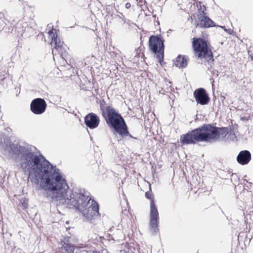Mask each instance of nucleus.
I'll use <instances>...</instances> for the list:
<instances>
[{"label": "nucleus", "instance_id": "obj_12", "mask_svg": "<svg viewBox=\"0 0 253 253\" xmlns=\"http://www.w3.org/2000/svg\"><path fill=\"white\" fill-rule=\"evenodd\" d=\"M251 160V154L248 150L241 151L237 157V161L240 164H248Z\"/></svg>", "mask_w": 253, "mask_h": 253}, {"label": "nucleus", "instance_id": "obj_15", "mask_svg": "<svg viewBox=\"0 0 253 253\" xmlns=\"http://www.w3.org/2000/svg\"><path fill=\"white\" fill-rule=\"evenodd\" d=\"M198 18H199V16L206 15L207 13L205 12L206 10V7L203 4H202L201 3H200L199 6L198 7Z\"/></svg>", "mask_w": 253, "mask_h": 253}, {"label": "nucleus", "instance_id": "obj_21", "mask_svg": "<svg viewBox=\"0 0 253 253\" xmlns=\"http://www.w3.org/2000/svg\"><path fill=\"white\" fill-rule=\"evenodd\" d=\"M86 253H95L96 251H85Z\"/></svg>", "mask_w": 253, "mask_h": 253}, {"label": "nucleus", "instance_id": "obj_14", "mask_svg": "<svg viewBox=\"0 0 253 253\" xmlns=\"http://www.w3.org/2000/svg\"><path fill=\"white\" fill-rule=\"evenodd\" d=\"M188 59L187 56L179 54L176 58L174 64L175 66L179 68H185L187 66Z\"/></svg>", "mask_w": 253, "mask_h": 253}, {"label": "nucleus", "instance_id": "obj_7", "mask_svg": "<svg viewBox=\"0 0 253 253\" xmlns=\"http://www.w3.org/2000/svg\"><path fill=\"white\" fill-rule=\"evenodd\" d=\"M47 104L44 99L37 98L31 102L30 110L36 115H41L46 110Z\"/></svg>", "mask_w": 253, "mask_h": 253}, {"label": "nucleus", "instance_id": "obj_2", "mask_svg": "<svg viewBox=\"0 0 253 253\" xmlns=\"http://www.w3.org/2000/svg\"><path fill=\"white\" fill-rule=\"evenodd\" d=\"M228 133L227 127H217L210 124H204L181 135L180 141L183 145L195 144L202 142L213 143L217 141L220 136L224 137Z\"/></svg>", "mask_w": 253, "mask_h": 253}, {"label": "nucleus", "instance_id": "obj_23", "mask_svg": "<svg viewBox=\"0 0 253 253\" xmlns=\"http://www.w3.org/2000/svg\"><path fill=\"white\" fill-rule=\"evenodd\" d=\"M95 253H101L100 252H97V251H96Z\"/></svg>", "mask_w": 253, "mask_h": 253}, {"label": "nucleus", "instance_id": "obj_11", "mask_svg": "<svg viewBox=\"0 0 253 253\" xmlns=\"http://www.w3.org/2000/svg\"><path fill=\"white\" fill-rule=\"evenodd\" d=\"M198 19L199 22L197 26L200 28H205L215 26L214 22L207 16V14L200 16Z\"/></svg>", "mask_w": 253, "mask_h": 253}, {"label": "nucleus", "instance_id": "obj_4", "mask_svg": "<svg viewBox=\"0 0 253 253\" xmlns=\"http://www.w3.org/2000/svg\"><path fill=\"white\" fill-rule=\"evenodd\" d=\"M192 47L198 59L202 61L204 59L208 63L210 67L213 64L214 59L213 54L210 48L211 45L207 41L202 38H194L192 42Z\"/></svg>", "mask_w": 253, "mask_h": 253}, {"label": "nucleus", "instance_id": "obj_22", "mask_svg": "<svg viewBox=\"0 0 253 253\" xmlns=\"http://www.w3.org/2000/svg\"><path fill=\"white\" fill-rule=\"evenodd\" d=\"M250 58H251V60L252 61H253V54H250Z\"/></svg>", "mask_w": 253, "mask_h": 253}, {"label": "nucleus", "instance_id": "obj_3", "mask_svg": "<svg viewBox=\"0 0 253 253\" xmlns=\"http://www.w3.org/2000/svg\"><path fill=\"white\" fill-rule=\"evenodd\" d=\"M99 107L101 115L107 125L114 129V134L117 133L121 136L128 134L126 123L118 111L111 106L108 105L104 99L100 100Z\"/></svg>", "mask_w": 253, "mask_h": 253}, {"label": "nucleus", "instance_id": "obj_20", "mask_svg": "<svg viewBox=\"0 0 253 253\" xmlns=\"http://www.w3.org/2000/svg\"><path fill=\"white\" fill-rule=\"evenodd\" d=\"M125 7L126 8L128 9L131 7V4L129 2H127L125 4Z\"/></svg>", "mask_w": 253, "mask_h": 253}, {"label": "nucleus", "instance_id": "obj_5", "mask_svg": "<svg viewBox=\"0 0 253 253\" xmlns=\"http://www.w3.org/2000/svg\"><path fill=\"white\" fill-rule=\"evenodd\" d=\"M165 40L161 35H152L149 39L150 50L157 55L159 63L162 65L164 58Z\"/></svg>", "mask_w": 253, "mask_h": 253}, {"label": "nucleus", "instance_id": "obj_10", "mask_svg": "<svg viewBox=\"0 0 253 253\" xmlns=\"http://www.w3.org/2000/svg\"><path fill=\"white\" fill-rule=\"evenodd\" d=\"M99 122V117L93 113H88L84 117V124L90 129H94L97 127Z\"/></svg>", "mask_w": 253, "mask_h": 253}, {"label": "nucleus", "instance_id": "obj_19", "mask_svg": "<svg viewBox=\"0 0 253 253\" xmlns=\"http://www.w3.org/2000/svg\"><path fill=\"white\" fill-rule=\"evenodd\" d=\"M222 28L224 29V31H227L229 34H232L233 31L230 29H226L225 27L220 26Z\"/></svg>", "mask_w": 253, "mask_h": 253}, {"label": "nucleus", "instance_id": "obj_9", "mask_svg": "<svg viewBox=\"0 0 253 253\" xmlns=\"http://www.w3.org/2000/svg\"><path fill=\"white\" fill-rule=\"evenodd\" d=\"M194 96L197 103L202 105L208 104L210 100L208 94L203 88L196 89L194 92Z\"/></svg>", "mask_w": 253, "mask_h": 253}, {"label": "nucleus", "instance_id": "obj_1", "mask_svg": "<svg viewBox=\"0 0 253 253\" xmlns=\"http://www.w3.org/2000/svg\"><path fill=\"white\" fill-rule=\"evenodd\" d=\"M36 147L28 143H13L10 140L2 142L0 139V152L19 162L22 170L28 174L32 183L39 184L44 190L43 196L56 206H68L76 208L87 220L91 221L99 216V205L84 190L70 189L60 170L52 165L42 155L36 154Z\"/></svg>", "mask_w": 253, "mask_h": 253}, {"label": "nucleus", "instance_id": "obj_18", "mask_svg": "<svg viewBox=\"0 0 253 253\" xmlns=\"http://www.w3.org/2000/svg\"><path fill=\"white\" fill-rule=\"evenodd\" d=\"M6 25L4 19L0 17V31H2Z\"/></svg>", "mask_w": 253, "mask_h": 253}, {"label": "nucleus", "instance_id": "obj_8", "mask_svg": "<svg viewBox=\"0 0 253 253\" xmlns=\"http://www.w3.org/2000/svg\"><path fill=\"white\" fill-rule=\"evenodd\" d=\"M48 34L50 35H51L53 34L51 40V44L53 43L54 44V46L52 49V54L53 55L60 54V56L63 58L64 56H65L66 52L63 47V42L61 41L57 35H55V34H53V30L49 31L48 32Z\"/></svg>", "mask_w": 253, "mask_h": 253}, {"label": "nucleus", "instance_id": "obj_17", "mask_svg": "<svg viewBox=\"0 0 253 253\" xmlns=\"http://www.w3.org/2000/svg\"><path fill=\"white\" fill-rule=\"evenodd\" d=\"M20 204H21L23 209H26L28 206V201L26 199H21Z\"/></svg>", "mask_w": 253, "mask_h": 253}, {"label": "nucleus", "instance_id": "obj_6", "mask_svg": "<svg viewBox=\"0 0 253 253\" xmlns=\"http://www.w3.org/2000/svg\"><path fill=\"white\" fill-rule=\"evenodd\" d=\"M145 197L151 199L150 202V222L149 227L151 232L152 234L159 232V212L155 204L154 199H151V192H146L145 193Z\"/></svg>", "mask_w": 253, "mask_h": 253}, {"label": "nucleus", "instance_id": "obj_13", "mask_svg": "<svg viewBox=\"0 0 253 253\" xmlns=\"http://www.w3.org/2000/svg\"><path fill=\"white\" fill-rule=\"evenodd\" d=\"M61 244L63 253H74L75 246L71 243L69 237H65L61 240Z\"/></svg>", "mask_w": 253, "mask_h": 253}, {"label": "nucleus", "instance_id": "obj_16", "mask_svg": "<svg viewBox=\"0 0 253 253\" xmlns=\"http://www.w3.org/2000/svg\"><path fill=\"white\" fill-rule=\"evenodd\" d=\"M126 136H128L129 137V140L132 142H133L134 144H138V141L139 140L138 138H137V137H133V136H132L130 133L129 132H128V134H126V135H125L123 136H121L122 137L124 138V137H125Z\"/></svg>", "mask_w": 253, "mask_h": 253}]
</instances>
